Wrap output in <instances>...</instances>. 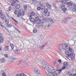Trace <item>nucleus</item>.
<instances>
[{"instance_id": "1", "label": "nucleus", "mask_w": 76, "mask_h": 76, "mask_svg": "<svg viewBox=\"0 0 76 76\" xmlns=\"http://www.w3.org/2000/svg\"><path fill=\"white\" fill-rule=\"evenodd\" d=\"M65 4L68 5V6H69V9H72V10L76 11V5L73 4V3L71 2H67Z\"/></svg>"}, {"instance_id": "2", "label": "nucleus", "mask_w": 76, "mask_h": 76, "mask_svg": "<svg viewBox=\"0 0 76 76\" xmlns=\"http://www.w3.org/2000/svg\"><path fill=\"white\" fill-rule=\"evenodd\" d=\"M46 6L48 7V8H49L50 10H55V11H56L57 10V9H58V7L55 4H53V6H51V5H50V4H48V3H46Z\"/></svg>"}, {"instance_id": "3", "label": "nucleus", "mask_w": 76, "mask_h": 76, "mask_svg": "<svg viewBox=\"0 0 76 76\" xmlns=\"http://www.w3.org/2000/svg\"><path fill=\"white\" fill-rule=\"evenodd\" d=\"M42 66L45 71H48L50 67L46 62L44 61L42 62Z\"/></svg>"}, {"instance_id": "4", "label": "nucleus", "mask_w": 76, "mask_h": 76, "mask_svg": "<svg viewBox=\"0 0 76 76\" xmlns=\"http://www.w3.org/2000/svg\"><path fill=\"white\" fill-rule=\"evenodd\" d=\"M63 67L61 68V69L62 70H64L66 69V70H67L69 69V63L67 62H65L63 64Z\"/></svg>"}, {"instance_id": "5", "label": "nucleus", "mask_w": 76, "mask_h": 76, "mask_svg": "<svg viewBox=\"0 0 76 76\" xmlns=\"http://www.w3.org/2000/svg\"><path fill=\"white\" fill-rule=\"evenodd\" d=\"M34 18H34L33 20H30L31 22L35 24L36 23H39L41 21L40 19H39V17L38 16L36 17L35 19H34Z\"/></svg>"}, {"instance_id": "6", "label": "nucleus", "mask_w": 76, "mask_h": 76, "mask_svg": "<svg viewBox=\"0 0 76 76\" xmlns=\"http://www.w3.org/2000/svg\"><path fill=\"white\" fill-rule=\"evenodd\" d=\"M35 16V13L34 11H31L29 15V19L30 20H34V18Z\"/></svg>"}, {"instance_id": "7", "label": "nucleus", "mask_w": 76, "mask_h": 76, "mask_svg": "<svg viewBox=\"0 0 76 76\" xmlns=\"http://www.w3.org/2000/svg\"><path fill=\"white\" fill-rule=\"evenodd\" d=\"M45 22V23L46 22V20H43V21H40V22L37 23V24H36V26H38V28H42L43 26H44V25L43 24Z\"/></svg>"}, {"instance_id": "8", "label": "nucleus", "mask_w": 76, "mask_h": 76, "mask_svg": "<svg viewBox=\"0 0 76 76\" xmlns=\"http://www.w3.org/2000/svg\"><path fill=\"white\" fill-rule=\"evenodd\" d=\"M62 71L61 69H57L56 71L54 72L53 73H52L53 76H56V75H58V74H60L61 72Z\"/></svg>"}, {"instance_id": "9", "label": "nucleus", "mask_w": 76, "mask_h": 76, "mask_svg": "<svg viewBox=\"0 0 76 76\" xmlns=\"http://www.w3.org/2000/svg\"><path fill=\"white\" fill-rule=\"evenodd\" d=\"M64 2V4H63L61 5V7L62 9L63 12H65L66 11V10H66V8L65 7V5L64 4H65V3H64V2Z\"/></svg>"}, {"instance_id": "10", "label": "nucleus", "mask_w": 76, "mask_h": 76, "mask_svg": "<svg viewBox=\"0 0 76 76\" xmlns=\"http://www.w3.org/2000/svg\"><path fill=\"white\" fill-rule=\"evenodd\" d=\"M39 5L42 8L41 9L42 10H43L44 8H45V6L44 5V3L42 1H40L39 2Z\"/></svg>"}, {"instance_id": "11", "label": "nucleus", "mask_w": 76, "mask_h": 76, "mask_svg": "<svg viewBox=\"0 0 76 76\" xmlns=\"http://www.w3.org/2000/svg\"><path fill=\"white\" fill-rule=\"evenodd\" d=\"M74 56L75 55H73V53H71L70 54L68 55V58H70L72 60V59H73Z\"/></svg>"}, {"instance_id": "12", "label": "nucleus", "mask_w": 76, "mask_h": 76, "mask_svg": "<svg viewBox=\"0 0 76 76\" xmlns=\"http://www.w3.org/2000/svg\"><path fill=\"white\" fill-rule=\"evenodd\" d=\"M25 15V12L24 11H22V12H19L17 15V16L18 17H20V16H23Z\"/></svg>"}, {"instance_id": "13", "label": "nucleus", "mask_w": 76, "mask_h": 76, "mask_svg": "<svg viewBox=\"0 0 76 76\" xmlns=\"http://www.w3.org/2000/svg\"><path fill=\"white\" fill-rule=\"evenodd\" d=\"M69 48V45L67 44H65L63 46L62 49L63 50H67Z\"/></svg>"}, {"instance_id": "14", "label": "nucleus", "mask_w": 76, "mask_h": 76, "mask_svg": "<svg viewBox=\"0 0 76 76\" xmlns=\"http://www.w3.org/2000/svg\"><path fill=\"white\" fill-rule=\"evenodd\" d=\"M34 72L37 75H40V71L38 70V69L36 68L34 70Z\"/></svg>"}, {"instance_id": "15", "label": "nucleus", "mask_w": 76, "mask_h": 76, "mask_svg": "<svg viewBox=\"0 0 76 76\" xmlns=\"http://www.w3.org/2000/svg\"><path fill=\"white\" fill-rule=\"evenodd\" d=\"M46 71L48 72V76H53V73L51 72V70L50 69V68H49L48 71Z\"/></svg>"}, {"instance_id": "16", "label": "nucleus", "mask_w": 76, "mask_h": 76, "mask_svg": "<svg viewBox=\"0 0 76 76\" xmlns=\"http://www.w3.org/2000/svg\"><path fill=\"white\" fill-rule=\"evenodd\" d=\"M3 37V34H0V44L2 42H4V40L2 38Z\"/></svg>"}, {"instance_id": "17", "label": "nucleus", "mask_w": 76, "mask_h": 76, "mask_svg": "<svg viewBox=\"0 0 76 76\" xmlns=\"http://www.w3.org/2000/svg\"><path fill=\"white\" fill-rule=\"evenodd\" d=\"M4 21H5V23L6 25H7L9 24V19H7Z\"/></svg>"}, {"instance_id": "18", "label": "nucleus", "mask_w": 76, "mask_h": 76, "mask_svg": "<svg viewBox=\"0 0 76 76\" xmlns=\"http://www.w3.org/2000/svg\"><path fill=\"white\" fill-rule=\"evenodd\" d=\"M47 20H48L49 21V22L50 23H51V24H52V23H53V20L51 18H47Z\"/></svg>"}, {"instance_id": "19", "label": "nucleus", "mask_w": 76, "mask_h": 76, "mask_svg": "<svg viewBox=\"0 0 76 76\" xmlns=\"http://www.w3.org/2000/svg\"><path fill=\"white\" fill-rule=\"evenodd\" d=\"M15 7H16V9H19L20 7V6L19 4H17L15 5Z\"/></svg>"}, {"instance_id": "20", "label": "nucleus", "mask_w": 76, "mask_h": 76, "mask_svg": "<svg viewBox=\"0 0 76 76\" xmlns=\"http://www.w3.org/2000/svg\"><path fill=\"white\" fill-rule=\"evenodd\" d=\"M8 60L9 61H10V62H13L14 60H16V58H11L8 59Z\"/></svg>"}, {"instance_id": "21", "label": "nucleus", "mask_w": 76, "mask_h": 76, "mask_svg": "<svg viewBox=\"0 0 76 76\" xmlns=\"http://www.w3.org/2000/svg\"><path fill=\"white\" fill-rule=\"evenodd\" d=\"M0 17L2 20H4V19H6V16L4 15V14H3Z\"/></svg>"}, {"instance_id": "22", "label": "nucleus", "mask_w": 76, "mask_h": 76, "mask_svg": "<svg viewBox=\"0 0 76 76\" xmlns=\"http://www.w3.org/2000/svg\"><path fill=\"white\" fill-rule=\"evenodd\" d=\"M0 61L2 63H4L6 62V60L4 59V58H2L0 59Z\"/></svg>"}, {"instance_id": "23", "label": "nucleus", "mask_w": 76, "mask_h": 76, "mask_svg": "<svg viewBox=\"0 0 76 76\" xmlns=\"http://www.w3.org/2000/svg\"><path fill=\"white\" fill-rule=\"evenodd\" d=\"M43 13L44 14H45V13H47L48 12V9L47 8H45V9H44L43 10Z\"/></svg>"}, {"instance_id": "24", "label": "nucleus", "mask_w": 76, "mask_h": 76, "mask_svg": "<svg viewBox=\"0 0 76 76\" xmlns=\"http://www.w3.org/2000/svg\"><path fill=\"white\" fill-rule=\"evenodd\" d=\"M27 6L26 5H24L23 6V9L25 11H26L27 10Z\"/></svg>"}, {"instance_id": "25", "label": "nucleus", "mask_w": 76, "mask_h": 76, "mask_svg": "<svg viewBox=\"0 0 76 76\" xmlns=\"http://www.w3.org/2000/svg\"><path fill=\"white\" fill-rule=\"evenodd\" d=\"M45 14L46 17H48V16H50V12H48Z\"/></svg>"}, {"instance_id": "26", "label": "nucleus", "mask_w": 76, "mask_h": 76, "mask_svg": "<svg viewBox=\"0 0 76 76\" xmlns=\"http://www.w3.org/2000/svg\"><path fill=\"white\" fill-rule=\"evenodd\" d=\"M16 4V3H15V2L14 1H13L12 2L11 6H14L15 7V6Z\"/></svg>"}, {"instance_id": "27", "label": "nucleus", "mask_w": 76, "mask_h": 76, "mask_svg": "<svg viewBox=\"0 0 76 76\" xmlns=\"http://www.w3.org/2000/svg\"><path fill=\"white\" fill-rule=\"evenodd\" d=\"M69 50V52H71V53H72V52H73V49H72L71 48H70L69 47V48L68 49Z\"/></svg>"}, {"instance_id": "28", "label": "nucleus", "mask_w": 76, "mask_h": 76, "mask_svg": "<svg viewBox=\"0 0 76 76\" xmlns=\"http://www.w3.org/2000/svg\"><path fill=\"white\" fill-rule=\"evenodd\" d=\"M45 47V45H42L40 47V48H42V49H43Z\"/></svg>"}, {"instance_id": "29", "label": "nucleus", "mask_w": 76, "mask_h": 76, "mask_svg": "<svg viewBox=\"0 0 76 76\" xmlns=\"http://www.w3.org/2000/svg\"><path fill=\"white\" fill-rule=\"evenodd\" d=\"M5 51H9V46H5Z\"/></svg>"}, {"instance_id": "30", "label": "nucleus", "mask_w": 76, "mask_h": 76, "mask_svg": "<svg viewBox=\"0 0 76 76\" xmlns=\"http://www.w3.org/2000/svg\"><path fill=\"white\" fill-rule=\"evenodd\" d=\"M65 54L66 55H68L69 54V51L67 50H65Z\"/></svg>"}, {"instance_id": "31", "label": "nucleus", "mask_w": 76, "mask_h": 76, "mask_svg": "<svg viewBox=\"0 0 76 76\" xmlns=\"http://www.w3.org/2000/svg\"><path fill=\"white\" fill-rule=\"evenodd\" d=\"M33 32L34 33H37V29L34 28L33 30Z\"/></svg>"}, {"instance_id": "32", "label": "nucleus", "mask_w": 76, "mask_h": 76, "mask_svg": "<svg viewBox=\"0 0 76 76\" xmlns=\"http://www.w3.org/2000/svg\"><path fill=\"white\" fill-rule=\"evenodd\" d=\"M7 12H9L10 11H11L12 10V8H11V7L10 6H9Z\"/></svg>"}, {"instance_id": "33", "label": "nucleus", "mask_w": 76, "mask_h": 76, "mask_svg": "<svg viewBox=\"0 0 76 76\" xmlns=\"http://www.w3.org/2000/svg\"><path fill=\"white\" fill-rule=\"evenodd\" d=\"M20 76H26V74H23L22 73H21L20 74H19Z\"/></svg>"}, {"instance_id": "34", "label": "nucleus", "mask_w": 76, "mask_h": 76, "mask_svg": "<svg viewBox=\"0 0 76 76\" xmlns=\"http://www.w3.org/2000/svg\"><path fill=\"white\" fill-rule=\"evenodd\" d=\"M33 3L35 4V3H38V1H37L36 0H32Z\"/></svg>"}, {"instance_id": "35", "label": "nucleus", "mask_w": 76, "mask_h": 76, "mask_svg": "<svg viewBox=\"0 0 76 76\" xmlns=\"http://www.w3.org/2000/svg\"><path fill=\"white\" fill-rule=\"evenodd\" d=\"M41 9V8L40 7H39L37 8V10L38 11H39V10H40Z\"/></svg>"}, {"instance_id": "36", "label": "nucleus", "mask_w": 76, "mask_h": 76, "mask_svg": "<svg viewBox=\"0 0 76 76\" xmlns=\"http://www.w3.org/2000/svg\"><path fill=\"white\" fill-rule=\"evenodd\" d=\"M10 45L12 50H13V48H14V46L12 44H10Z\"/></svg>"}, {"instance_id": "37", "label": "nucleus", "mask_w": 76, "mask_h": 76, "mask_svg": "<svg viewBox=\"0 0 76 76\" xmlns=\"http://www.w3.org/2000/svg\"><path fill=\"white\" fill-rule=\"evenodd\" d=\"M3 14V12L1 10H0V16H2Z\"/></svg>"}, {"instance_id": "38", "label": "nucleus", "mask_w": 76, "mask_h": 76, "mask_svg": "<svg viewBox=\"0 0 76 76\" xmlns=\"http://www.w3.org/2000/svg\"><path fill=\"white\" fill-rule=\"evenodd\" d=\"M58 63H59V64H61V59L58 60Z\"/></svg>"}, {"instance_id": "39", "label": "nucleus", "mask_w": 76, "mask_h": 76, "mask_svg": "<svg viewBox=\"0 0 76 76\" xmlns=\"http://www.w3.org/2000/svg\"><path fill=\"white\" fill-rule=\"evenodd\" d=\"M12 26H13L12 25H11L10 24H8V27L9 28H10L11 27H12Z\"/></svg>"}, {"instance_id": "40", "label": "nucleus", "mask_w": 76, "mask_h": 76, "mask_svg": "<svg viewBox=\"0 0 76 76\" xmlns=\"http://www.w3.org/2000/svg\"><path fill=\"white\" fill-rule=\"evenodd\" d=\"M54 72H56V70L54 69H53L51 71V73L53 74Z\"/></svg>"}, {"instance_id": "41", "label": "nucleus", "mask_w": 76, "mask_h": 76, "mask_svg": "<svg viewBox=\"0 0 76 76\" xmlns=\"http://www.w3.org/2000/svg\"><path fill=\"white\" fill-rule=\"evenodd\" d=\"M14 1H15V3H18L19 1H18V0H14Z\"/></svg>"}, {"instance_id": "42", "label": "nucleus", "mask_w": 76, "mask_h": 76, "mask_svg": "<svg viewBox=\"0 0 76 76\" xmlns=\"http://www.w3.org/2000/svg\"><path fill=\"white\" fill-rule=\"evenodd\" d=\"M71 23H74V24H75L76 23V21H73L71 22Z\"/></svg>"}, {"instance_id": "43", "label": "nucleus", "mask_w": 76, "mask_h": 76, "mask_svg": "<svg viewBox=\"0 0 76 76\" xmlns=\"http://www.w3.org/2000/svg\"><path fill=\"white\" fill-rule=\"evenodd\" d=\"M6 15L7 16L8 18H9L10 15L7 13H6Z\"/></svg>"}, {"instance_id": "44", "label": "nucleus", "mask_w": 76, "mask_h": 76, "mask_svg": "<svg viewBox=\"0 0 76 76\" xmlns=\"http://www.w3.org/2000/svg\"><path fill=\"white\" fill-rule=\"evenodd\" d=\"M2 76H6V74L4 72H3L2 74Z\"/></svg>"}, {"instance_id": "45", "label": "nucleus", "mask_w": 76, "mask_h": 76, "mask_svg": "<svg viewBox=\"0 0 76 76\" xmlns=\"http://www.w3.org/2000/svg\"><path fill=\"white\" fill-rule=\"evenodd\" d=\"M75 44V41L72 42V45H74Z\"/></svg>"}, {"instance_id": "46", "label": "nucleus", "mask_w": 76, "mask_h": 76, "mask_svg": "<svg viewBox=\"0 0 76 76\" xmlns=\"http://www.w3.org/2000/svg\"><path fill=\"white\" fill-rule=\"evenodd\" d=\"M53 64H56V61H54L53 62Z\"/></svg>"}, {"instance_id": "47", "label": "nucleus", "mask_w": 76, "mask_h": 76, "mask_svg": "<svg viewBox=\"0 0 76 76\" xmlns=\"http://www.w3.org/2000/svg\"><path fill=\"white\" fill-rule=\"evenodd\" d=\"M5 57L7 58V57H8V55H4Z\"/></svg>"}, {"instance_id": "48", "label": "nucleus", "mask_w": 76, "mask_h": 76, "mask_svg": "<svg viewBox=\"0 0 76 76\" xmlns=\"http://www.w3.org/2000/svg\"><path fill=\"white\" fill-rule=\"evenodd\" d=\"M15 76H20L19 74H18V75H16Z\"/></svg>"}, {"instance_id": "49", "label": "nucleus", "mask_w": 76, "mask_h": 76, "mask_svg": "<svg viewBox=\"0 0 76 76\" xmlns=\"http://www.w3.org/2000/svg\"><path fill=\"white\" fill-rule=\"evenodd\" d=\"M61 2L62 3V2H64V0H61Z\"/></svg>"}, {"instance_id": "50", "label": "nucleus", "mask_w": 76, "mask_h": 76, "mask_svg": "<svg viewBox=\"0 0 76 76\" xmlns=\"http://www.w3.org/2000/svg\"><path fill=\"white\" fill-rule=\"evenodd\" d=\"M70 76H74V74H71L70 75Z\"/></svg>"}, {"instance_id": "51", "label": "nucleus", "mask_w": 76, "mask_h": 76, "mask_svg": "<svg viewBox=\"0 0 76 76\" xmlns=\"http://www.w3.org/2000/svg\"><path fill=\"white\" fill-rule=\"evenodd\" d=\"M14 14H15V15H17V14L16 13V11L14 12Z\"/></svg>"}, {"instance_id": "52", "label": "nucleus", "mask_w": 76, "mask_h": 76, "mask_svg": "<svg viewBox=\"0 0 76 76\" xmlns=\"http://www.w3.org/2000/svg\"><path fill=\"white\" fill-rule=\"evenodd\" d=\"M50 24H49L48 26V27H50Z\"/></svg>"}, {"instance_id": "53", "label": "nucleus", "mask_w": 76, "mask_h": 76, "mask_svg": "<svg viewBox=\"0 0 76 76\" xmlns=\"http://www.w3.org/2000/svg\"><path fill=\"white\" fill-rule=\"evenodd\" d=\"M14 20V21H15L16 22H17V23H18V21H17L15 20Z\"/></svg>"}, {"instance_id": "54", "label": "nucleus", "mask_w": 76, "mask_h": 76, "mask_svg": "<svg viewBox=\"0 0 76 76\" xmlns=\"http://www.w3.org/2000/svg\"><path fill=\"white\" fill-rule=\"evenodd\" d=\"M74 76H76V74H74Z\"/></svg>"}, {"instance_id": "55", "label": "nucleus", "mask_w": 76, "mask_h": 76, "mask_svg": "<svg viewBox=\"0 0 76 76\" xmlns=\"http://www.w3.org/2000/svg\"><path fill=\"white\" fill-rule=\"evenodd\" d=\"M69 0H65V1H68Z\"/></svg>"}, {"instance_id": "56", "label": "nucleus", "mask_w": 76, "mask_h": 76, "mask_svg": "<svg viewBox=\"0 0 76 76\" xmlns=\"http://www.w3.org/2000/svg\"><path fill=\"white\" fill-rule=\"evenodd\" d=\"M15 51H17L18 52H19V50H16Z\"/></svg>"}, {"instance_id": "57", "label": "nucleus", "mask_w": 76, "mask_h": 76, "mask_svg": "<svg viewBox=\"0 0 76 76\" xmlns=\"http://www.w3.org/2000/svg\"><path fill=\"white\" fill-rule=\"evenodd\" d=\"M60 45H61V46H62V45H63V44H61V45H59V46H60Z\"/></svg>"}, {"instance_id": "58", "label": "nucleus", "mask_w": 76, "mask_h": 76, "mask_svg": "<svg viewBox=\"0 0 76 76\" xmlns=\"http://www.w3.org/2000/svg\"><path fill=\"white\" fill-rule=\"evenodd\" d=\"M1 27H3V28L4 27V26H3V25H1Z\"/></svg>"}, {"instance_id": "59", "label": "nucleus", "mask_w": 76, "mask_h": 76, "mask_svg": "<svg viewBox=\"0 0 76 76\" xmlns=\"http://www.w3.org/2000/svg\"><path fill=\"white\" fill-rule=\"evenodd\" d=\"M72 39H74V37H73L72 36Z\"/></svg>"}, {"instance_id": "60", "label": "nucleus", "mask_w": 76, "mask_h": 76, "mask_svg": "<svg viewBox=\"0 0 76 76\" xmlns=\"http://www.w3.org/2000/svg\"><path fill=\"white\" fill-rule=\"evenodd\" d=\"M16 30L18 31V32H19V30H18V29H16Z\"/></svg>"}, {"instance_id": "61", "label": "nucleus", "mask_w": 76, "mask_h": 76, "mask_svg": "<svg viewBox=\"0 0 76 76\" xmlns=\"http://www.w3.org/2000/svg\"><path fill=\"white\" fill-rule=\"evenodd\" d=\"M1 48H0V51H1Z\"/></svg>"}, {"instance_id": "62", "label": "nucleus", "mask_w": 76, "mask_h": 76, "mask_svg": "<svg viewBox=\"0 0 76 76\" xmlns=\"http://www.w3.org/2000/svg\"><path fill=\"white\" fill-rule=\"evenodd\" d=\"M12 19H13V20H15V19H14V18H12Z\"/></svg>"}, {"instance_id": "63", "label": "nucleus", "mask_w": 76, "mask_h": 76, "mask_svg": "<svg viewBox=\"0 0 76 76\" xmlns=\"http://www.w3.org/2000/svg\"><path fill=\"white\" fill-rule=\"evenodd\" d=\"M19 32V33H20V32L19 31V32Z\"/></svg>"}, {"instance_id": "64", "label": "nucleus", "mask_w": 76, "mask_h": 76, "mask_svg": "<svg viewBox=\"0 0 76 76\" xmlns=\"http://www.w3.org/2000/svg\"><path fill=\"white\" fill-rule=\"evenodd\" d=\"M15 29H16V28H15Z\"/></svg>"}]
</instances>
